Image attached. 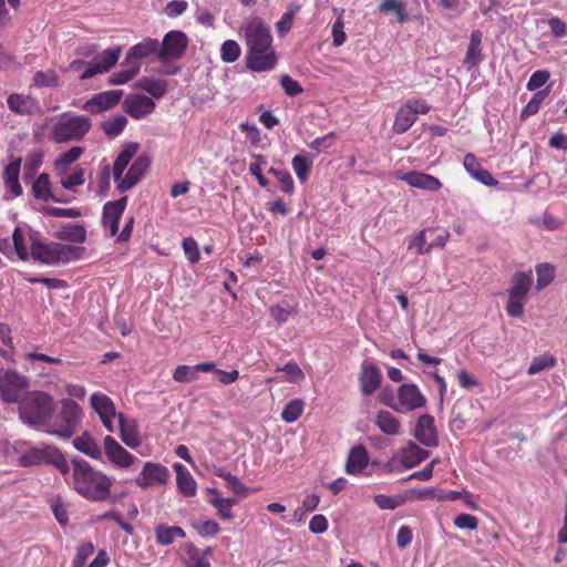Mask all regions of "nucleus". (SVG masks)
Wrapping results in <instances>:
<instances>
[{"instance_id": "obj_1", "label": "nucleus", "mask_w": 567, "mask_h": 567, "mask_svg": "<svg viewBox=\"0 0 567 567\" xmlns=\"http://www.w3.org/2000/svg\"><path fill=\"white\" fill-rule=\"evenodd\" d=\"M0 252L9 259L28 260L32 257L43 264L69 261L73 258L75 248L60 243L43 244L27 225L17 226L10 237L0 235Z\"/></svg>"}, {"instance_id": "obj_2", "label": "nucleus", "mask_w": 567, "mask_h": 567, "mask_svg": "<svg viewBox=\"0 0 567 567\" xmlns=\"http://www.w3.org/2000/svg\"><path fill=\"white\" fill-rule=\"evenodd\" d=\"M241 32L247 47V68L255 72L274 70L278 58L269 27L260 18L254 17L243 24Z\"/></svg>"}, {"instance_id": "obj_3", "label": "nucleus", "mask_w": 567, "mask_h": 567, "mask_svg": "<svg viewBox=\"0 0 567 567\" xmlns=\"http://www.w3.org/2000/svg\"><path fill=\"white\" fill-rule=\"evenodd\" d=\"M70 486L82 497L91 502H104L111 496L113 478L104 472L94 468L82 458L71 462Z\"/></svg>"}, {"instance_id": "obj_4", "label": "nucleus", "mask_w": 567, "mask_h": 567, "mask_svg": "<svg viewBox=\"0 0 567 567\" xmlns=\"http://www.w3.org/2000/svg\"><path fill=\"white\" fill-rule=\"evenodd\" d=\"M138 150V145L136 143L126 144L123 150L117 155L114 165H113V177L117 184V188L121 192H126L134 187L140 179L145 174L146 169L150 165V159L147 156L142 155L137 156L131 166L128 167L124 177H122L124 171L128 166L130 162L135 156Z\"/></svg>"}, {"instance_id": "obj_5", "label": "nucleus", "mask_w": 567, "mask_h": 567, "mask_svg": "<svg viewBox=\"0 0 567 567\" xmlns=\"http://www.w3.org/2000/svg\"><path fill=\"white\" fill-rule=\"evenodd\" d=\"M53 398L42 391L29 393L20 403L19 414L23 423L45 430L48 420L54 413Z\"/></svg>"}, {"instance_id": "obj_6", "label": "nucleus", "mask_w": 567, "mask_h": 567, "mask_svg": "<svg viewBox=\"0 0 567 567\" xmlns=\"http://www.w3.org/2000/svg\"><path fill=\"white\" fill-rule=\"evenodd\" d=\"M122 49L115 47L104 50L92 61L82 59L73 60L64 70V72L76 75L79 80L85 81L97 74L109 72L118 61Z\"/></svg>"}, {"instance_id": "obj_7", "label": "nucleus", "mask_w": 567, "mask_h": 567, "mask_svg": "<svg viewBox=\"0 0 567 567\" xmlns=\"http://www.w3.org/2000/svg\"><path fill=\"white\" fill-rule=\"evenodd\" d=\"M81 408L72 400L63 399L61 409L55 415L52 413L45 425L44 432L59 436L61 439H70L76 431L81 422Z\"/></svg>"}, {"instance_id": "obj_8", "label": "nucleus", "mask_w": 567, "mask_h": 567, "mask_svg": "<svg viewBox=\"0 0 567 567\" xmlns=\"http://www.w3.org/2000/svg\"><path fill=\"white\" fill-rule=\"evenodd\" d=\"M19 464L25 467L52 464L62 474L70 472V464L64 455L58 449L45 444H38L27 449L20 455Z\"/></svg>"}, {"instance_id": "obj_9", "label": "nucleus", "mask_w": 567, "mask_h": 567, "mask_svg": "<svg viewBox=\"0 0 567 567\" xmlns=\"http://www.w3.org/2000/svg\"><path fill=\"white\" fill-rule=\"evenodd\" d=\"M532 272H516L511 280L506 312L512 318L522 317L527 301V295L532 288Z\"/></svg>"}, {"instance_id": "obj_10", "label": "nucleus", "mask_w": 567, "mask_h": 567, "mask_svg": "<svg viewBox=\"0 0 567 567\" xmlns=\"http://www.w3.org/2000/svg\"><path fill=\"white\" fill-rule=\"evenodd\" d=\"M91 123L85 116L63 114L53 123L51 136L56 143L69 142L83 137Z\"/></svg>"}, {"instance_id": "obj_11", "label": "nucleus", "mask_w": 567, "mask_h": 567, "mask_svg": "<svg viewBox=\"0 0 567 567\" xmlns=\"http://www.w3.org/2000/svg\"><path fill=\"white\" fill-rule=\"evenodd\" d=\"M29 389L27 377L14 370L0 371V398L6 402H18Z\"/></svg>"}, {"instance_id": "obj_12", "label": "nucleus", "mask_w": 567, "mask_h": 567, "mask_svg": "<svg viewBox=\"0 0 567 567\" xmlns=\"http://www.w3.org/2000/svg\"><path fill=\"white\" fill-rule=\"evenodd\" d=\"M431 106L420 99L409 100L395 114L392 130L396 134L405 133L416 121L419 114H426Z\"/></svg>"}, {"instance_id": "obj_13", "label": "nucleus", "mask_w": 567, "mask_h": 567, "mask_svg": "<svg viewBox=\"0 0 567 567\" xmlns=\"http://www.w3.org/2000/svg\"><path fill=\"white\" fill-rule=\"evenodd\" d=\"M103 449L109 463L116 470L130 472L138 461L111 435L103 439Z\"/></svg>"}, {"instance_id": "obj_14", "label": "nucleus", "mask_w": 567, "mask_h": 567, "mask_svg": "<svg viewBox=\"0 0 567 567\" xmlns=\"http://www.w3.org/2000/svg\"><path fill=\"white\" fill-rule=\"evenodd\" d=\"M382 402L399 412H410L424 406L426 399L415 384H402L398 390V405L392 404L383 394Z\"/></svg>"}, {"instance_id": "obj_15", "label": "nucleus", "mask_w": 567, "mask_h": 567, "mask_svg": "<svg viewBox=\"0 0 567 567\" xmlns=\"http://www.w3.org/2000/svg\"><path fill=\"white\" fill-rule=\"evenodd\" d=\"M90 403L92 409L100 416L101 422L105 426V429L113 433L116 431L115 421L118 420V414L116 413L115 404L106 394L101 392H95L90 398Z\"/></svg>"}, {"instance_id": "obj_16", "label": "nucleus", "mask_w": 567, "mask_h": 567, "mask_svg": "<svg viewBox=\"0 0 567 567\" xmlns=\"http://www.w3.org/2000/svg\"><path fill=\"white\" fill-rule=\"evenodd\" d=\"M429 457V451L421 449L413 442L395 453L386 463L390 471H394L399 464L404 468H412Z\"/></svg>"}, {"instance_id": "obj_17", "label": "nucleus", "mask_w": 567, "mask_h": 567, "mask_svg": "<svg viewBox=\"0 0 567 567\" xmlns=\"http://www.w3.org/2000/svg\"><path fill=\"white\" fill-rule=\"evenodd\" d=\"M169 471L159 463H144L141 473L135 478V484L145 489L155 485H164L169 480Z\"/></svg>"}, {"instance_id": "obj_18", "label": "nucleus", "mask_w": 567, "mask_h": 567, "mask_svg": "<svg viewBox=\"0 0 567 567\" xmlns=\"http://www.w3.org/2000/svg\"><path fill=\"white\" fill-rule=\"evenodd\" d=\"M187 47V38L181 31H169L159 42V60H177L183 56Z\"/></svg>"}, {"instance_id": "obj_19", "label": "nucleus", "mask_w": 567, "mask_h": 567, "mask_svg": "<svg viewBox=\"0 0 567 567\" xmlns=\"http://www.w3.org/2000/svg\"><path fill=\"white\" fill-rule=\"evenodd\" d=\"M395 178L405 182L411 187L426 192H437L442 188V183L435 176L422 172H396Z\"/></svg>"}, {"instance_id": "obj_20", "label": "nucleus", "mask_w": 567, "mask_h": 567, "mask_svg": "<svg viewBox=\"0 0 567 567\" xmlns=\"http://www.w3.org/2000/svg\"><path fill=\"white\" fill-rule=\"evenodd\" d=\"M382 373L381 370L370 361H363L359 374V383L361 392L364 395H371L381 385Z\"/></svg>"}, {"instance_id": "obj_21", "label": "nucleus", "mask_w": 567, "mask_h": 567, "mask_svg": "<svg viewBox=\"0 0 567 567\" xmlns=\"http://www.w3.org/2000/svg\"><path fill=\"white\" fill-rule=\"evenodd\" d=\"M126 207V198H120L114 202H107L103 207V225L111 237L115 236L118 231V220L122 217Z\"/></svg>"}, {"instance_id": "obj_22", "label": "nucleus", "mask_w": 567, "mask_h": 567, "mask_svg": "<svg viewBox=\"0 0 567 567\" xmlns=\"http://www.w3.org/2000/svg\"><path fill=\"white\" fill-rule=\"evenodd\" d=\"M125 111L134 118H143L155 109L152 97L143 94H131L124 101Z\"/></svg>"}, {"instance_id": "obj_23", "label": "nucleus", "mask_w": 567, "mask_h": 567, "mask_svg": "<svg viewBox=\"0 0 567 567\" xmlns=\"http://www.w3.org/2000/svg\"><path fill=\"white\" fill-rule=\"evenodd\" d=\"M415 439L425 446H436L439 443L437 432L434 425V419L424 414L421 415L416 422Z\"/></svg>"}, {"instance_id": "obj_24", "label": "nucleus", "mask_w": 567, "mask_h": 567, "mask_svg": "<svg viewBox=\"0 0 567 567\" xmlns=\"http://www.w3.org/2000/svg\"><path fill=\"white\" fill-rule=\"evenodd\" d=\"M463 166L472 178L476 179L483 185L496 186L498 184V181L495 179L487 169L483 168L474 154L468 153L464 156Z\"/></svg>"}, {"instance_id": "obj_25", "label": "nucleus", "mask_w": 567, "mask_h": 567, "mask_svg": "<svg viewBox=\"0 0 567 567\" xmlns=\"http://www.w3.org/2000/svg\"><path fill=\"white\" fill-rule=\"evenodd\" d=\"M117 425L122 442L130 449H137L142 444L138 426L135 420L118 414Z\"/></svg>"}, {"instance_id": "obj_26", "label": "nucleus", "mask_w": 567, "mask_h": 567, "mask_svg": "<svg viewBox=\"0 0 567 567\" xmlns=\"http://www.w3.org/2000/svg\"><path fill=\"white\" fill-rule=\"evenodd\" d=\"M122 97V91L111 90L96 94L86 101L84 109L91 113H99L116 105Z\"/></svg>"}, {"instance_id": "obj_27", "label": "nucleus", "mask_w": 567, "mask_h": 567, "mask_svg": "<svg viewBox=\"0 0 567 567\" xmlns=\"http://www.w3.org/2000/svg\"><path fill=\"white\" fill-rule=\"evenodd\" d=\"M156 55L159 59V41L156 39L147 38L142 42L133 45L126 56L132 61L141 64V60Z\"/></svg>"}, {"instance_id": "obj_28", "label": "nucleus", "mask_w": 567, "mask_h": 567, "mask_svg": "<svg viewBox=\"0 0 567 567\" xmlns=\"http://www.w3.org/2000/svg\"><path fill=\"white\" fill-rule=\"evenodd\" d=\"M32 182V194L33 196L43 202H56V203H65L68 199L61 198L54 194L52 190L50 177L48 174L43 173L38 176L37 179Z\"/></svg>"}, {"instance_id": "obj_29", "label": "nucleus", "mask_w": 567, "mask_h": 567, "mask_svg": "<svg viewBox=\"0 0 567 567\" xmlns=\"http://www.w3.org/2000/svg\"><path fill=\"white\" fill-rule=\"evenodd\" d=\"M173 468L176 473V485L178 492L185 497H193L197 492V483L190 472L181 463H175Z\"/></svg>"}, {"instance_id": "obj_30", "label": "nucleus", "mask_w": 567, "mask_h": 567, "mask_svg": "<svg viewBox=\"0 0 567 567\" xmlns=\"http://www.w3.org/2000/svg\"><path fill=\"white\" fill-rule=\"evenodd\" d=\"M369 465V455L362 445L355 446L350 451L346 471L350 475L362 474Z\"/></svg>"}, {"instance_id": "obj_31", "label": "nucleus", "mask_w": 567, "mask_h": 567, "mask_svg": "<svg viewBox=\"0 0 567 567\" xmlns=\"http://www.w3.org/2000/svg\"><path fill=\"white\" fill-rule=\"evenodd\" d=\"M20 167L21 158H16L6 166L3 172L6 187L11 192L12 197H18L22 194V187L19 183Z\"/></svg>"}, {"instance_id": "obj_32", "label": "nucleus", "mask_w": 567, "mask_h": 567, "mask_svg": "<svg viewBox=\"0 0 567 567\" xmlns=\"http://www.w3.org/2000/svg\"><path fill=\"white\" fill-rule=\"evenodd\" d=\"M185 555L183 557L186 567H210L209 556L213 550L207 547L204 554H200L194 544L188 543L184 546Z\"/></svg>"}, {"instance_id": "obj_33", "label": "nucleus", "mask_w": 567, "mask_h": 567, "mask_svg": "<svg viewBox=\"0 0 567 567\" xmlns=\"http://www.w3.org/2000/svg\"><path fill=\"white\" fill-rule=\"evenodd\" d=\"M374 424L385 435L393 436L401 434V423L399 419L386 410L377 413Z\"/></svg>"}, {"instance_id": "obj_34", "label": "nucleus", "mask_w": 567, "mask_h": 567, "mask_svg": "<svg viewBox=\"0 0 567 567\" xmlns=\"http://www.w3.org/2000/svg\"><path fill=\"white\" fill-rule=\"evenodd\" d=\"M141 70V64L136 62H132L127 56H125L122 69L118 72L113 73L109 78V84L111 85H122L131 81L134 76L138 74Z\"/></svg>"}, {"instance_id": "obj_35", "label": "nucleus", "mask_w": 567, "mask_h": 567, "mask_svg": "<svg viewBox=\"0 0 567 567\" xmlns=\"http://www.w3.org/2000/svg\"><path fill=\"white\" fill-rule=\"evenodd\" d=\"M154 533L156 543L162 546L171 545L176 538H184L186 536L182 527L167 526L164 524L155 526Z\"/></svg>"}, {"instance_id": "obj_36", "label": "nucleus", "mask_w": 567, "mask_h": 567, "mask_svg": "<svg viewBox=\"0 0 567 567\" xmlns=\"http://www.w3.org/2000/svg\"><path fill=\"white\" fill-rule=\"evenodd\" d=\"M73 445L78 451L84 453L85 455L94 460H101L102 457V451L100 445L87 433H84L75 437L73 441Z\"/></svg>"}, {"instance_id": "obj_37", "label": "nucleus", "mask_w": 567, "mask_h": 567, "mask_svg": "<svg viewBox=\"0 0 567 567\" xmlns=\"http://www.w3.org/2000/svg\"><path fill=\"white\" fill-rule=\"evenodd\" d=\"M207 492L215 495V497L210 499V504L217 509L218 515L224 519H231L234 517L231 508L237 504V498L219 497L215 488H208Z\"/></svg>"}, {"instance_id": "obj_38", "label": "nucleus", "mask_w": 567, "mask_h": 567, "mask_svg": "<svg viewBox=\"0 0 567 567\" xmlns=\"http://www.w3.org/2000/svg\"><path fill=\"white\" fill-rule=\"evenodd\" d=\"M8 106L19 114H30L37 109V103L30 96L12 94L8 97Z\"/></svg>"}, {"instance_id": "obj_39", "label": "nucleus", "mask_w": 567, "mask_h": 567, "mask_svg": "<svg viewBox=\"0 0 567 567\" xmlns=\"http://www.w3.org/2000/svg\"><path fill=\"white\" fill-rule=\"evenodd\" d=\"M56 237L61 240L82 244L86 239V230L82 225L69 224L56 233Z\"/></svg>"}, {"instance_id": "obj_40", "label": "nucleus", "mask_w": 567, "mask_h": 567, "mask_svg": "<svg viewBox=\"0 0 567 567\" xmlns=\"http://www.w3.org/2000/svg\"><path fill=\"white\" fill-rule=\"evenodd\" d=\"M69 169H64L63 173L56 172L60 184L66 190L74 192L76 187L81 186L85 182L84 172L82 169H75L72 173L68 172Z\"/></svg>"}, {"instance_id": "obj_41", "label": "nucleus", "mask_w": 567, "mask_h": 567, "mask_svg": "<svg viewBox=\"0 0 567 567\" xmlns=\"http://www.w3.org/2000/svg\"><path fill=\"white\" fill-rule=\"evenodd\" d=\"M292 169L300 182H306L310 175L312 159L303 154H297L291 161Z\"/></svg>"}, {"instance_id": "obj_42", "label": "nucleus", "mask_w": 567, "mask_h": 567, "mask_svg": "<svg viewBox=\"0 0 567 567\" xmlns=\"http://www.w3.org/2000/svg\"><path fill=\"white\" fill-rule=\"evenodd\" d=\"M549 94V89H544L540 91H536L532 99L528 101V103L525 105V107L522 110L520 118L526 120L532 115H535L547 95Z\"/></svg>"}, {"instance_id": "obj_43", "label": "nucleus", "mask_w": 567, "mask_h": 567, "mask_svg": "<svg viewBox=\"0 0 567 567\" xmlns=\"http://www.w3.org/2000/svg\"><path fill=\"white\" fill-rule=\"evenodd\" d=\"M409 501L408 494H399L394 496H388L383 494H379L374 496V503L381 509H395Z\"/></svg>"}, {"instance_id": "obj_44", "label": "nucleus", "mask_w": 567, "mask_h": 567, "mask_svg": "<svg viewBox=\"0 0 567 567\" xmlns=\"http://www.w3.org/2000/svg\"><path fill=\"white\" fill-rule=\"evenodd\" d=\"M303 409L305 402L301 399H293L285 405L281 412V419L287 423H292L300 417Z\"/></svg>"}, {"instance_id": "obj_45", "label": "nucleus", "mask_w": 567, "mask_h": 567, "mask_svg": "<svg viewBox=\"0 0 567 567\" xmlns=\"http://www.w3.org/2000/svg\"><path fill=\"white\" fill-rule=\"evenodd\" d=\"M425 234V230H420L411 236L408 244V250L417 255L427 254L432 249L433 245L426 243Z\"/></svg>"}, {"instance_id": "obj_46", "label": "nucleus", "mask_w": 567, "mask_h": 567, "mask_svg": "<svg viewBox=\"0 0 567 567\" xmlns=\"http://www.w3.org/2000/svg\"><path fill=\"white\" fill-rule=\"evenodd\" d=\"M276 371L284 372V377L278 378L279 381L297 383V382L303 380V378H305L302 370L293 361L286 363L284 367H278L276 369Z\"/></svg>"}, {"instance_id": "obj_47", "label": "nucleus", "mask_w": 567, "mask_h": 567, "mask_svg": "<svg viewBox=\"0 0 567 567\" xmlns=\"http://www.w3.org/2000/svg\"><path fill=\"white\" fill-rule=\"evenodd\" d=\"M43 156L40 152H33L29 154L24 163L23 179L25 183L33 181L37 171L42 165Z\"/></svg>"}, {"instance_id": "obj_48", "label": "nucleus", "mask_w": 567, "mask_h": 567, "mask_svg": "<svg viewBox=\"0 0 567 567\" xmlns=\"http://www.w3.org/2000/svg\"><path fill=\"white\" fill-rule=\"evenodd\" d=\"M127 124V120L123 115L113 116L102 123L103 132L110 137L118 136Z\"/></svg>"}, {"instance_id": "obj_49", "label": "nucleus", "mask_w": 567, "mask_h": 567, "mask_svg": "<svg viewBox=\"0 0 567 567\" xmlns=\"http://www.w3.org/2000/svg\"><path fill=\"white\" fill-rule=\"evenodd\" d=\"M556 365V359L554 355L549 353H545L538 357H535L527 370L529 375L537 374L542 371L551 369Z\"/></svg>"}, {"instance_id": "obj_50", "label": "nucleus", "mask_w": 567, "mask_h": 567, "mask_svg": "<svg viewBox=\"0 0 567 567\" xmlns=\"http://www.w3.org/2000/svg\"><path fill=\"white\" fill-rule=\"evenodd\" d=\"M82 148L79 146H74L70 148L68 152L63 153L55 162L54 168L55 172L63 173L64 169H69V166L74 163L82 154Z\"/></svg>"}, {"instance_id": "obj_51", "label": "nucleus", "mask_w": 567, "mask_h": 567, "mask_svg": "<svg viewBox=\"0 0 567 567\" xmlns=\"http://www.w3.org/2000/svg\"><path fill=\"white\" fill-rule=\"evenodd\" d=\"M241 49L235 40H226L220 48V58L226 63H233L240 56Z\"/></svg>"}, {"instance_id": "obj_52", "label": "nucleus", "mask_w": 567, "mask_h": 567, "mask_svg": "<svg viewBox=\"0 0 567 567\" xmlns=\"http://www.w3.org/2000/svg\"><path fill=\"white\" fill-rule=\"evenodd\" d=\"M141 86L153 99H161L166 93V84L161 80L145 79L141 81Z\"/></svg>"}, {"instance_id": "obj_53", "label": "nucleus", "mask_w": 567, "mask_h": 567, "mask_svg": "<svg viewBox=\"0 0 567 567\" xmlns=\"http://www.w3.org/2000/svg\"><path fill=\"white\" fill-rule=\"evenodd\" d=\"M537 289L547 287L554 279V267L549 264H539L536 267Z\"/></svg>"}, {"instance_id": "obj_54", "label": "nucleus", "mask_w": 567, "mask_h": 567, "mask_svg": "<svg viewBox=\"0 0 567 567\" xmlns=\"http://www.w3.org/2000/svg\"><path fill=\"white\" fill-rule=\"evenodd\" d=\"M197 371L195 365H178L173 373V379L176 382L189 383L197 380Z\"/></svg>"}, {"instance_id": "obj_55", "label": "nucleus", "mask_w": 567, "mask_h": 567, "mask_svg": "<svg viewBox=\"0 0 567 567\" xmlns=\"http://www.w3.org/2000/svg\"><path fill=\"white\" fill-rule=\"evenodd\" d=\"M12 353L11 330L8 324L0 323V355L8 359Z\"/></svg>"}, {"instance_id": "obj_56", "label": "nucleus", "mask_w": 567, "mask_h": 567, "mask_svg": "<svg viewBox=\"0 0 567 567\" xmlns=\"http://www.w3.org/2000/svg\"><path fill=\"white\" fill-rule=\"evenodd\" d=\"M34 85L40 87H54L58 85V75L54 71H38L33 78Z\"/></svg>"}, {"instance_id": "obj_57", "label": "nucleus", "mask_w": 567, "mask_h": 567, "mask_svg": "<svg viewBox=\"0 0 567 567\" xmlns=\"http://www.w3.org/2000/svg\"><path fill=\"white\" fill-rule=\"evenodd\" d=\"M269 173L277 178L278 183L280 184L281 192L288 194H291L293 192L295 183L291 175L288 172L270 168Z\"/></svg>"}, {"instance_id": "obj_58", "label": "nucleus", "mask_w": 567, "mask_h": 567, "mask_svg": "<svg viewBox=\"0 0 567 567\" xmlns=\"http://www.w3.org/2000/svg\"><path fill=\"white\" fill-rule=\"evenodd\" d=\"M549 78L550 73L548 70H537L530 75L526 89L528 91H540L539 89L548 82Z\"/></svg>"}, {"instance_id": "obj_59", "label": "nucleus", "mask_w": 567, "mask_h": 567, "mask_svg": "<svg viewBox=\"0 0 567 567\" xmlns=\"http://www.w3.org/2000/svg\"><path fill=\"white\" fill-rule=\"evenodd\" d=\"M183 250L190 264H196L200 259L199 248L196 240L192 237H187L183 240Z\"/></svg>"}, {"instance_id": "obj_60", "label": "nucleus", "mask_w": 567, "mask_h": 567, "mask_svg": "<svg viewBox=\"0 0 567 567\" xmlns=\"http://www.w3.org/2000/svg\"><path fill=\"white\" fill-rule=\"evenodd\" d=\"M94 554V545L89 542L78 547L72 567H83L86 559Z\"/></svg>"}, {"instance_id": "obj_61", "label": "nucleus", "mask_w": 567, "mask_h": 567, "mask_svg": "<svg viewBox=\"0 0 567 567\" xmlns=\"http://www.w3.org/2000/svg\"><path fill=\"white\" fill-rule=\"evenodd\" d=\"M24 359L32 364L33 369H38L40 363L59 364L61 363L60 358L50 357L43 353L28 352L24 354Z\"/></svg>"}, {"instance_id": "obj_62", "label": "nucleus", "mask_w": 567, "mask_h": 567, "mask_svg": "<svg viewBox=\"0 0 567 567\" xmlns=\"http://www.w3.org/2000/svg\"><path fill=\"white\" fill-rule=\"evenodd\" d=\"M298 11V8L289 7L288 10L282 14L280 20L276 23V29L279 34H286L292 27V21Z\"/></svg>"}, {"instance_id": "obj_63", "label": "nucleus", "mask_w": 567, "mask_h": 567, "mask_svg": "<svg viewBox=\"0 0 567 567\" xmlns=\"http://www.w3.org/2000/svg\"><path fill=\"white\" fill-rule=\"evenodd\" d=\"M218 476L221 477L226 482L227 487L233 493H235V494H246L247 493L246 486L239 481L238 477H236L225 471H220L218 473Z\"/></svg>"}, {"instance_id": "obj_64", "label": "nucleus", "mask_w": 567, "mask_h": 567, "mask_svg": "<svg viewBox=\"0 0 567 567\" xmlns=\"http://www.w3.org/2000/svg\"><path fill=\"white\" fill-rule=\"evenodd\" d=\"M255 162L249 165V173L255 176L261 187L268 185V181L261 174L262 166L266 164V159L262 155H254Z\"/></svg>"}]
</instances>
